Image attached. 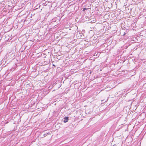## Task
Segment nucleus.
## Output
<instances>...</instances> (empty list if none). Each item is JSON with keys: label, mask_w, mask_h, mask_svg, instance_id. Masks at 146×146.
I'll return each mask as SVG.
<instances>
[{"label": "nucleus", "mask_w": 146, "mask_h": 146, "mask_svg": "<svg viewBox=\"0 0 146 146\" xmlns=\"http://www.w3.org/2000/svg\"><path fill=\"white\" fill-rule=\"evenodd\" d=\"M69 117H65L64 119V122L66 123L68 121Z\"/></svg>", "instance_id": "obj_1"}, {"label": "nucleus", "mask_w": 146, "mask_h": 146, "mask_svg": "<svg viewBox=\"0 0 146 146\" xmlns=\"http://www.w3.org/2000/svg\"><path fill=\"white\" fill-rule=\"evenodd\" d=\"M86 9V8H84L83 10L84 11Z\"/></svg>", "instance_id": "obj_2"}]
</instances>
